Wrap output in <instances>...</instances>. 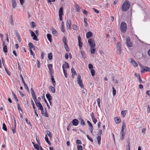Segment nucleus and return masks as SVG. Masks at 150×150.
Instances as JSON below:
<instances>
[{
    "label": "nucleus",
    "instance_id": "obj_1",
    "mask_svg": "<svg viewBox=\"0 0 150 150\" xmlns=\"http://www.w3.org/2000/svg\"><path fill=\"white\" fill-rule=\"evenodd\" d=\"M130 4L127 0L125 1L122 4L121 9L122 11L125 12L127 11L129 8Z\"/></svg>",
    "mask_w": 150,
    "mask_h": 150
},
{
    "label": "nucleus",
    "instance_id": "obj_2",
    "mask_svg": "<svg viewBox=\"0 0 150 150\" xmlns=\"http://www.w3.org/2000/svg\"><path fill=\"white\" fill-rule=\"evenodd\" d=\"M127 24L124 22H122L120 26V28L121 31L123 33H125L127 29Z\"/></svg>",
    "mask_w": 150,
    "mask_h": 150
},
{
    "label": "nucleus",
    "instance_id": "obj_3",
    "mask_svg": "<svg viewBox=\"0 0 150 150\" xmlns=\"http://www.w3.org/2000/svg\"><path fill=\"white\" fill-rule=\"evenodd\" d=\"M88 43L91 47V48H93L96 46L94 41L92 39L90 38L88 40Z\"/></svg>",
    "mask_w": 150,
    "mask_h": 150
},
{
    "label": "nucleus",
    "instance_id": "obj_4",
    "mask_svg": "<svg viewBox=\"0 0 150 150\" xmlns=\"http://www.w3.org/2000/svg\"><path fill=\"white\" fill-rule=\"evenodd\" d=\"M117 53L120 54L121 52V43L120 42H118L117 43Z\"/></svg>",
    "mask_w": 150,
    "mask_h": 150
},
{
    "label": "nucleus",
    "instance_id": "obj_5",
    "mask_svg": "<svg viewBox=\"0 0 150 150\" xmlns=\"http://www.w3.org/2000/svg\"><path fill=\"white\" fill-rule=\"evenodd\" d=\"M77 83L79 84L81 88H83L84 87L82 82V80L81 79V76L80 75H79L77 78Z\"/></svg>",
    "mask_w": 150,
    "mask_h": 150
},
{
    "label": "nucleus",
    "instance_id": "obj_6",
    "mask_svg": "<svg viewBox=\"0 0 150 150\" xmlns=\"http://www.w3.org/2000/svg\"><path fill=\"white\" fill-rule=\"evenodd\" d=\"M126 41L127 45L129 47H132V44L131 41V40L129 37H127L126 38Z\"/></svg>",
    "mask_w": 150,
    "mask_h": 150
},
{
    "label": "nucleus",
    "instance_id": "obj_7",
    "mask_svg": "<svg viewBox=\"0 0 150 150\" xmlns=\"http://www.w3.org/2000/svg\"><path fill=\"white\" fill-rule=\"evenodd\" d=\"M35 102L36 106L38 108V109L40 110H42V108H43L41 103L39 102H38L37 100Z\"/></svg>",
    "mask_w": 150,
    "mask_h": 150
},
{
    "label": "nucleus",
    "instance_id": "obj_8",
    "mask_svg": "<svg viewBox=\"0 0 150 150\" xmlns=\"http://www.w3.org/2000/svg\"><path fill=\"white\" fill-rule=\"evenodd\" d=\"M30 91L31 92L32 96L33 98V99L34 100V101H37V100L36 97L35 93L34 92V91L33 90V89L32 88H31L30 89Z\"/></svg>",
    "mask_w": 150,
    "mask_h": 150
},
{
    "label": "nucleus",
    "instance_id": "obj_9",
    "mask_svg": "<svg viewBox=\"0 0 150 150\" xmlns=\"http://www.w3.org/2000/svg\"><path fill=\"white\" fill-rule=\"evenodd\" d=\"M141 69V72L142 73H144L145 71H150V69L149 67L145 66H144Z\"/></svg>",
    "mask_w": 150,
    "mask_h": 150
},
{
    "label": "nucleus",
    "instance_id": "obj_10",
    "mask_svg": "<svg viewBox=\"0 0 150 150\" xmlns=\"http://www.w3.org/2000/svg\"><path fill=\"white\" fill-rule=\"evenodd\" d=\"M46 97L47 99L48 100L50 105H51L52 103L50 101V100L52 99V96H51L50 93H48L46 94Z\"/></svg>",
    "mask_w": 150,
    "mask_h": 150
},
{
    "label": "nucleus",
    "instance_id": "obj_11",
    "mask_svg": "<svg viewBox=\"0 0 150 150\" xmlns=\"http://www.w3.org/2000/svg\"><path fill=\"white\" fill-rule=\"evenodd\" d=\"M69 66L68 64L66 62H64V63L63 64L62 66L63 70H65L64 69L65 68L68 69L69 68Z\"/></svg>",
    "mask_w": 150,
    "mask_h": 150
},
{
    "label": "nucleus",
    "instance_id": "obj_12",
    "mask_svg": "<svg viewBox=\"0 0 150 150\" xmlns=\"http://www.w3.org/2000/svg\"><path fill=\"white\" fill-rule=\"evenodd\" d=\"M81 38L80 37V36H79L78 38V40L79 42V45L80 48V49H81L82 47L83 43L81 42Z\"/></svg>",
    "mask_w": 150,
    "mask_h": 150
},
{
    "label": "nucleus",
    "instance_id": "obj_13",
    "mask_svg": "<svg viewBox=\"0 0 150 150\" xmlns=\"http://www.w3.org/2000/svg\"><path fill=\"white\" fill-rule=\"evenodd\" d=\"M67 26L68 28L70 30L71 29V23L70 21L69 20H67Z\"/></svg>",
    "mask_w": 150,
    "mask_h": 150
},
{
    "label": "nucleus",
    "instance_id": "obj_14",
    "mask_svg": "<svg viewBox=\"0 0 150 150\" xmlns=\"http://www.w3.org/2000/svg\"><path fill=\"white\" fill-rule=\"evenodd\" d=\"M72 123L73 125L76 126L79 124V121L76 119H74L72 121Z\"/></svg>",
    "mask_w": 150,
    "mask_h": 150
},
{
    "label": "nucleus",
    "instance_id": "obj_15",
    "mask_svg": "<svg viewBox=\"0 0 150 150\" xmlns=\"http://www.w3.org/2000/svg\"><path fill=\"white\" fill-rule=\"evenodd\" d=\"M61 29L62 32L63 33L65 32V30L64 29V23L63 21H62Z\"/></svg>",
    "mask_w": 150,
    "mask_h": 150
},
{
    "label": "nucleus",
    "instance_id": "obj_16",
    "mask_svg": "<svg viewBox=\"0 0 150 150\" xmlns=\"http://www.w3.org/2000/svg\"><path fill=\"white\" fill-rule=\"evenodd\" d=\"M48 67L50 73V75H51L52 74V65L51 64H49L48 65Z\"/></svg>",
    "mask_w": 150,
    "mask_h": 150
},
{
    "label": "nucleus",
    "instance_id": "obj_17",
    "mask_svg": "<svg viewBox=\"0 0 150 150\" xmlns=\"http://www.w3.org/2000/svg\"><path fill=\"white\" fill-rule=\"evenodd\" d=\"M93 35L92 33L90 31H89L87 33L86 36L87 38H88L91 37Z\"/></svg>",
    "mask_w": 150,
    "mask_h": 150
},
{
    "label": "nucleus",
    "instance_id": "obj_18",
    "mask_svg": "<svg viewBox=\"0 0 150 150\" xmlns=\"http://www.w3.org/2000/svg\"><path fill=\"white\" fill-rule=\"evenodd\" d=\"M12 7L15 8L16 6V3L15 0H12Z\"/></svg>",
    "mask_w": 150,
    "mask_h": 150
},
{
    "label": "nucleus",
    "instance_id": "obj_19",
    "mask_svg": "<svg viewBox=\"0 0 150 150\" xmlns=\"http://www.w3.org/2000/svg\"><path fill=\"white\" fill-rule=\"evenodd\" d=\"M131 63L134 67H137L138 65L137 63L133 59H131Z\"/></svg>",
    "mask_w": 150,
    "mask_h": 150
},
{
    "label": "nucleus",
    "instance_id": "obj_20",
    "mask_svg": "<svg viewBox=\"0 0 150 150\" xmlns=\"http://www.w3.org/2000/svg\"><path fill=\"white\" fill-rule=\"evenodd\" d=\"M125 127V122H123L122 125L121 132H125L124 131V129Z\"/></svg>",
    "mask_w": 150,
    "mask_h": 150
},
{
    "label": "nucleus",
    "instance_id": "obj_21",
    "mask_svg": "<svg viewBox=\"0 0 150 150\" xmlns=\"http://www.w3.org/2000/svg\"><path fill=\"white\" fill-rule=\"evenodd\" d=\"M125 132H121L120 134V135H121L120 139L121 140H123L124 139V136L125 135Z\"/></svg>",
    "mask_w": 150,
    "mask_h": 150
},
{
    "label": "nucleus",
    "instance_id": "obj_22",
    "mask_svg": "<svg viewBox=\"0 0 150 150\" xmlns=\"http://www.w3.org/2000/svg\"><path fill=\"white\" fill-rule=\"evenodd\" d=\"M47 36L48 40L50 41V42H51L52 41V37L51 35L50 34H47Z\"/></svg>",
    "mask_w": 150,
    "mask_h": 150
},
{
    "label": "nucleus",
    "instance_id": "obj_23",
    "mask_svg": "<svg viewBox=\"0 0 150 150\" xmlns=\"http://www.w3.org/2000/svg\"><path fill=\"white\" fill-rule=\"evenodd\" d=\"M115 123L117 124L119 123L121 121L120 119L119 118L117 117H115Z\"/></svg>",
    "mask_w": 150,
    "mask_h": 150
},
{
    "label": "nucleus",
    "instance_id": "obj_24",
    "mask_svg": "<svg viewBox=\"0 0 150 150\" xmlns=\"http://www.w3.org/2000/svg\"><path fill=\"white\" fill-rule=\"evenodd\" d=\"M59 15L62 16L63 14V8L62 7H61L59 10Z\"/></svg>",
    "mask_w": 150,
    "mask_h": 150
},
{
    "label": "nucleus",
    "instance_id": "obj_25",
    "mask_svg": "<svg viewBox=\"0 0 150 150\" xmlns=\"http://www.w3.org/2000/svg\"><path fill=\"white\" fill-rule=\"evenodd\" d=\"M51 80H52V82L53 85L54 86H55L56 85L55 81L54 80V78L53 76H52V75H51Z\"/></svg>",
    "mask_w": 150,
    "mask_h": 150
},
{
    "label": "nucleus",
    "instance_id": "obj_26",
    "mask_svg": "<svg viewBox=\"0 0 150 150\" xmlns=\"http://www.w3.org/2000/svg\"><path fill=\"white\" fill-rule=\"evenodd\" d=\"M45 139L46 142L49 145H51V144L50 141H49L47 135H45Z\"/></svg>",
    "mask_w": 150,
    "mask_h": 150
},
{
    "label": "nucleus",
    "instance_id": "obj_27",
    "mask_svg": "<svg viewBox=\"0 0 150 150\" xmlns=\"http://www.w3.org/2000/svg\"><path fill=\"white\" fill-rule=\"evenodd\" d=\"M76 10L77 12H79L80 11V9L79 6L78 4H75Z\"/></svg>",
    "mask_w": 150,
    "mask_h": 150
},
{
    "label": "nucleus",
    "instance_id": "obj_28",
    "mask_svg": "<svg viewBox=\"0 0 150 150\" xmlns=\"http://www.w3.org/2000/svg\"><path fill=\"white\" fill-rule=\"evenodd\" d=\"M10 23L11 25H13L14 24L13 23V16L11 15L10 16Z\"/></svg>",
    "mask_w": 150,
    "mask_h": 150
},
{
    "label": "nucleus",
    "instance_id": "obj_29",
    "mask_svg": "<svg viewBox=\"0 0 150 150\" xmlns=\"http://www.w3.org/2000/svg\"><path fill=\"white\" fill-rule=\"evenodd\" d=\"M52 33L55 36H57V32L54 29H53L52 30Z\"/></svg>",
    "mask_w": 150,
    "mask_h": 150
},
{
    "label": "nucleus",
    "instance_id": "obj_30",
    "mask_svg": "<svg viewBox=\"0 0 150 150\" xmlns=\"http://www.w3.org/2000/svg\"><path fill=\"white\" fill-rule=\"evenodd\" d=\"M28 45L30 48V49H31L32 48H34V45L31 42H29L28 43Z\"/></svg>",
    "mask_w": 150,
    "mask_h": 150
},
{
    "label": "nucleus",
    "instance_id": "obj_31",
    "mask_svg": "<svg viewBox=\"0 0 150 150\" xmlns=\"http://www.w3.org/2000/svg\"><path fill=\"white\" fill-rule=\"evenodd\" d=\"M50 88L51 89V92L53 93H54L55 92V89L54 87L52 86H50Z\"/></svg>",
    "mask_w": 150,
    "mask_h": 150
},
{
    "label": "nucleus",
    "instance_id": "obj_32",
    "mask_svg": "<svg viewBox=\"0 0 150 150\" xmlns=\"http://www.w3.org/2000/svg\"><path fill=\"white\" fill-rule=\"evenodd\" d=\"M48 57L49 60H52V53L48 54Z\"/></svg>",
    "mask_w": 150,
    "mask_h": 150
},
{
    "label": "nucleus",
    "instance_id": "obj_33",
    "mask_svg": "<svg viewBox=\"0 0 150 150\" xmlns=\"http://www.w3.org/2000/svg\"><path fill=\"white\" fill-rule=\"evenodd\" d=\"M3 51L5 53H6L8 52L7 50V48L6 45H5L4 46V47L3 48Z\"/></svg>",
    "mask_w": 150,
    "mask_h": 150
},
{
    "label": "nucleus",
    "instance_id": "obj_34",
    "mask_svg": "<svg viewBox=\"0 0 150 150\" xmlns=\"http://www.w3.org/2000/svg\"><path fill=\"white\" fill-rule=\"evenodd\" d=\"M2 128L5 131H7V130L6 126L4 123L3 124Z\"/></svg>",
    "mask_w": 150,
    "mask_h": 150
},
{
    "label": "nucleus",
    "instance_id": "obj_35",
    "mask_svg": "<svg viewBox=\"0 0 150 150\" xmlns=\"http://www.w3.org/2000/svg\"><path fill=\"white\" fill-rule=\"evenodd\" d=\"M62 40L63 41V42L64 43V45L67 44L66 38L64 36L63 37L62 39Z\"/></svg>",
    "mask_w": 150,
    "mask_h": 150
},
{
    "label": "nucleus",
    "instance_id": "obj_36",
    "mask_svg": "<svg viewBox=\"0 0 150 150\" xmlns=\"http://www.w3.org/2000/svg\"><path fill=\"white\" fill-rule=\"evenodd\" d=\"M127 112V110H123L122 111L121 113L123 117H124L126 115Z\"/></svg>",
    "mask_w": 150,
    "mask_h": 150
},
{
    "label": "nucleus",
    "instance_id": "obj_37",
    "mask_svg": "<svg viewBox=\"0 0 150 150\" xmlns=\"http://www.w3.org/2000/svg\"><path fill=\"white\" fill-rule=\"evenodd\" d=\"M64 47L67 51V52H69V48L67 44L64 45Z\"/></svg>",
    "mask_w": 150,
    "mask_h": 150
},
{
    "label": "nucleus",
    "instance_id": "obj_38",
    "mask_svg": "<svg viewBox=\"0 0 150 150\" xmlns=\"http://www.w3.org/2000/svg\"><path fill=\"white\" fill-rule=\"evenodd\" d=\"M87 19L86 18H84V25L86 26H87L88 25V23L87 22Z\"/></svg>",
    "mask_w": 150,
    "mask_h": 150
},
{
    "label": "nucleus",
    "instance_id": "obj_39",
    "mask_svg": "<svg viewBox=\"0 0 150 150\" xmlns=\"http://www.w3.org/2000/svg\"><path fill=\"white\" fill-rule=\"evenodd\" d=\"M12 94L14 98L15 99V100H16L17 101H18V98H17V97L16 96V95H15L14 93L13 92H12Z\"/></svg>",
    "mask_w": 150,
    "mask_h": 150
},
{
    "label": "nucleus",
    "instance_id": "obj_40",
    "mask_svg": "<svg viewBox=\"0 0 150 150\" xmlns=\"http://www.w3.org/2000/svg\"><path fill=\"white\" fill-rule=\"evenodd\" d=\"M34 148L37 150H40L39 146L38 144H35V145L34 146Z\"/></svg>",
    "mask_w": 150,
    "mask_h": 150
},
{
    "label": "nucleus",
    "instance_id": "obj_41",
    "mask_svg": "<svg viewBox=\"0 0 150 150\" xmlns=\"http://www.w3.org/2000/svg\"><path fill=\"white\" fill-rule=\"evenodd\" d=\"M80 120H81V125L83 126L85 125V122L81 118L80 119Z\"/></svg>",
    "mask_w": 150,
    "mask_h": 150
},
{
    "label": "nucleus",
    "instance_id": "obj_42",
    "mask_svg": "<svg viewBox=\"0 0 150 150\" xmlns=\"http://www.w3.org/2000/svg\"><path fill=\"white\" fill-rule=\"evenodd\" d=\"M91 73L92 76H94L95 74V70L93 69H91Z\"/></svg>",
    "mask_w": 150,
    "mask_h": 150
},
{
    "label": "nucleus",
    "instance_id": "obj_43",
    "mask_svg": "<svg viewBox=\"0 0 150 150\" xmlns=\"http://www.w3.org/2000/svg\"><path fill=\"white\" fill-rule=\"evenodd\" d=\"M64 73V75L66 78H67V70H63Z\"/></svg>",
    "mask_w": 150,
    "mask_h": 150
},
{
    "label": "nucleus",
    "instance_id": "obj_44",
    "mask_svg": "<svg viewBox=\"0 0 150 150\" xmlns=\"http://www.w3.org/2000/svg\"><path fill=\"white\" fill-rule=\"evenodd\" d=\"M16 126H14H14L12 128V130L13 131V134H14L15 132L16 131Z\"/></svg>",
    "mask_w": 150,
    "mask_h": 150
},
{
    "label": "nucleus",
    "instance_id": "obj_45",
    "mask_svg": "<svg viewBox=\"0 0 150 150\" xmlns=\"http://www.w3.org/2000/svg\"><path fill=\"white\" fill-rule=\"evenodd\" d=\"M96 49L93 48H91V53L92 54H93L95 53Z\"/></svg>",
    "mask_w": 150,
    "mask_h": 150
},
{
    "label": "nucleus",
    "instance_id": "obj_46",
    "mask_svg": "<svg viewBox=\"0 0 150 150\" xmlns=\"http://www.w3.org/2000/svg\"><path fill=\"white\" fill-rule=\"evenodd\" d=\"M112 89L113 96H115L116 94V91L114 87H113L112 88Z\"/></svg>",
    "mask_w": 150,
    "mask_h": 150
},
{
    "label": "nucleus",
    "instance_id": "obj_47",
    "mask_svg": "<svg viewBox=\"0 0 150 150\" xmlns=\"http://www.w3.org/2000/svg\"><path fill=\"white\" fill-rule=\"evenodd\" d=\"M81 53L83 57L84 58H86V54L85 52L82 50H81Z\"/></svg>",
    "mask_w": 150,
    "mask_h": 150
},
{
    "label": "nucleus",
    "instance_id": "obj_48",
    "mask_svg": "<svg viewBox=\"0 0 150 150\" xmlns=\"http://www.w3.org/2000/svg\"><path fill=\"white\" fill-rule=\"evenodd\" d=\"M23 83L24 84V87L28 91H29V90L28 87V86H27V85L26 84V83L25 82V83Z\"/></svg>",
    "mask_w": 150,
    "mask_h": 150
},
{
    "label": "nucleus",
    "instance_id": "obj_49",
    "mask_svg": "<svg viewBox=\"0 0 150 150\" xmlns=\"http://www.w3.org/2000/svg\"><path fill=\"white\" fill-rule=\"evenodd\" d=\"M30 25L31 27L33 28L36 26V25L35 24V22H32L30 23Z\"/></svg>",
    "mask_w": 150,
    "mask_h": 150
},
{
    "label": "nucleus",
    "instance_id": "obj_50",
    "mask_svg": "<svg viewBox=\"0 0 150 150\" xmlns=\"http://www.w3.org/2000/svg\"><path fill=\"white\" fill-rule=\"evenodd\" d=\"M71 72L72 73V74H74V75H75L76 74V73L74 69L73 68H71Z\"/></svg>",
    "mask_w": 150,
    "mask_h": 150
},
{
    "label": "nucleus",
    "instance_id": "obj_51",
    "mask_svg": "<svg viewBox=\"0 0 150 150\" xmlns=\"http://www.w3.org/2000/svg\"><path fill=\"white\" fill-rule=\"evenodd\" d=\"M77 149L78 150H82L83 147L82 146L80 145H78L77 147Z\"/></svg>",
    "mask_w": 150,
    "mask_h": 150
},
{
    "label": "nucleus",
    "instance_id": "obj_52",
    "mask_svg": "<svg viewBox=\"0 0 150 150\" xmlns=\"http://www.w3.org/2000/svg\"><path fill=\"white\" fill-rule=\"evenodd\" d=\"M45 112L44 113L43 115H44L45 117H47L48 116V115L47 111H46V108H45Z\"/></svg>",
    "mask_w": 150,
    "mask_h": 150
},
{
    "label": "nucleus",
    "instance_id": "obj_53",
    "mask_svg": "<svg viewBox=\"0 0 150 150\" xmlns=\"http://www.w3.org/2000/svg\"><path fill=\"white\" fill-rule=\"evenodd\" d=\"M86 136L89 140L91 142H92L93 141V139L92 138H91L89 137L88 135H87Z\"/></svg>",
    "mask_w": 150,
    "mask_h": 150
},
{
    "label": "nucleus",
    "instance_id": "obj_54",
    "mask_svg": "<svg viewBox=\"0 0 150 150\" xmlns=\"http://www.w3.org/2000/svg\"><path fill=\"white\" fill-rule=\"evenodd\" d=\"M73 28L74 30H77V27L76 25H73Z\"/></svg>",
    "mask_w": 150,
    "mask_h": 150
},
{
    "label": "nucleus",
    "instance_id": "obj_55",
    "mask_svg": "<svg viewBox=\"0 0 150 150\" xmlns=\"http://www.w3.org/2000/svg\"><path fill=\"white\" fill-rule=\"evenodd\" d=\"M92 119L93 122L95 124L96 123V122H97V119L95 118V117L92 118Z\"/></svg>",
    "mask_w": 150,
    "mask_h": 150
},
{
    "label": "nucleus",
    "instance_id": "obj_56",
    "mask_svg": "<svg viewBox=\"0 0 150 150\" xmlns=\"http://www.w3.org/2000/svg\"><path fill=\"white\" fill-rule=\"evenodd\" d=\"M88 67L89 69H92L93 68V67L91 64H88Z\"/></svg>",
    "mask_w": 150,
    "mask_h": 150
},
{
    "label": "nucleus",
    "instance_id": "obj_57",
    "mask_svg": "<svg viewBox=\"0 0 150 150\" xmlns=\"http://www.w3.org/2000/svg\"><path fill=\"white\" fill-rule=\"evenodd\" d=\"M102 133V131L101 129H99L98 132V135L101 136Z\"/></svg>",
    "mask_w": 150,
    "mask_h": 150
},
{
    "label": "nucleus",
    "instance_id": "obj_58",
    "mask_svg": "<svg viewBox=\"0 0 150 150\" xmlns=\"http://www.w3.org/2000/svg\"><path fill=\"white\" fill-rule=\"evenodd\" d=\"M30 31L31 34V36L32 37H33L35 35V33L33 31H32V30H30Z\"/></svg>",
    "mask_w": 150,
    "mask_h": 150
},
{
    "label": "nucleus",
    "instance_id": "obj_59",
    "mask_svg": "<svg viewBox=\"0 0 150 150\" xmlns=\"http://www.w3.org/2000/svg\"><path fill=\"white\" fill-rule=\"evenodd\" d=\"M33 37V39L34 40H35L36 41H38V39L37 38V36H36V35H35Z\"/></svg>",
    "mask_w": 150,
    "mask_h": 150
},
{
    "label": "nucleus",
    "instance_id": "obj_60",
    "mask_svg": "<svg viewBox=\"0 0 150 150\" xmlns=\"http://www.w3.org/2000/svg\"><path fill=\"white\" fill-rule=\"evenodd\" d=\"M37 62L38 63L37 67L38 68H40V62L39 60H37Z\"/></svg>",
    "mask_w": 150,
    "mask_h": 150
},
{
    "label": "nucleus",
    "instance_id": "obj_61",
    "mask_svg": "<svg viewBox=\"0 0 150 150\" xmlns=\"http://www.w3.org/2000/svg\"><path fill=\"white\" fill-rule=\"evenodd\" d=\"M17 106H18V110L22 112V110L21 108V107H20V105L19 104H17Z\"/></svg>",
    "mask_w": 150,
    "mask_h": 150
},
{
    "label": "nucleus",
    "instance_id": "obj_62",
    "mask_svg": "<svg viewBox=\"0 0 150 150\" xmlns=\"http://www.w3.org/2000/svg\"><path fill=\"white\" fill-rule=\"evenodd\" d=\"M87 122L90 127H93L92 124L89 121H87Z\"/></svg>",
    "mask_w": 150,
    "mask_h": 150
},
{
    "label": "nucleus",
    "instance_id": "obj_63",
    "mask_svg": "<svg viewBox=\"0 0 150 150\" xmlns=\"http://www.w3.org/2000/svg\"><path fill=\"white\" fill-rule=\"evenodd\" d=\"M126 149L127 150H130V145L127 144L126 146Z\"/></svg>",
    "mask_w": 150,
    "mask_h": 150
},
{
    "label": "nucleus",
    "instance_id": "obj_64",
    "mask_svg": "<svg viewBox=\"0 0 150 150\" xmlns=\"http://www.w3.org/2000/svg\"><path fill=\"white\" fill-rule=\"evenodd\" d=\"M47 135H48V136L50 137H52V134H51V133L50 132V131H47Z\"/></svg>",
    "mask_w": 150,
    "mask_h": 150
}]
</instances>
